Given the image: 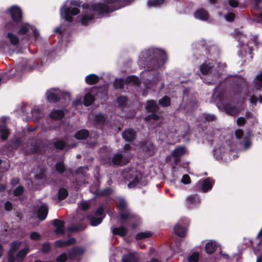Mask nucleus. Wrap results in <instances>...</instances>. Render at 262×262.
<instances>
[{
  "label": "nucleus",
  "instance_id": "f257e3e1",
  "mask_svg": "<svg viewBox=\"0 0 262 262\" xmlns=\"http://www.w3.org/2000/svg\"><path fill=\"white\" fill-rule=\"evenodd\" d=\"M134 0H103V3H93L88 0H68L69 6L63 5L60 9V16H100L106 15L117 10L129 5Z\"/></svg>",
  "mask_w": 262,
  "mask_h": 262
},
{
  "label": "nucleus",
  "instance_id": "f03ea898",
  "mask_svg": "<svg viewBox=\"0 0 262 262\" xmlns=\"http://www.w3.org/2000/svg\"><path fill=\"white\" fill-rule=\"evenodd\" d=\"M249 38L244 35H242L239 38V42L240 46V54L242 56H246L247 54H251L252 51V47L250 45L254 43L255 46L257 45V36H251Z\"/></svg>",
  "mask_w": 262,
  "mask_h": 262
},
{
  "label": "nucleus",
  "instance_id": "7ed1b4c3",
  "mask_svg": "<svg viewBox=\"0 0 262 262\" xmlns=\"http://www.w3.org/2000/svg\"><path fill=\"white\" fill-rule=\"evenodd\" d=\"M116 205L119 210L122 211L123 210H125L124 212L120 213V220L122 222L125 223L127 221H130L135 217V215L127 209L126 203L123 199H118L116 202Z\"/></svg>",
  "mask_w": 262,
  "mask_h": 262
},
{
  "label": "nucleus",
  "instance_id": "20e7f679",
  "mask_svg": "<svg viewBox=\"0 0 262 262\" xmlns=\"http://www.w3.org/2000/svg\"><path fill=\"white\" fill-rule=\"evenodd\" d=\"M130 158L131 156H128V155L126 156L125 154H118L113 157L112 162L114 165L123 166L129 162Z\"/></svg>",
  "mask_w": 262,
  "mask_h": 262
},
{
  "label": "nucleus",
  "instance_id": "39448f33",
  "mask_svg": "<svg viewBox=\"0 0 262 262\" xmlns=\"http://www.w3.org/2000/svg\"><path fill=\"white\" fill-rule=\"evenodd\" d=\"M213 184L214 181L210 178H207L200 180L197 184V186L203 192H206L212 188Z\"/></svg>",
  "mask_w": 262,
  "mask_h": 262
},
{
  "label": "nucleus",
  "instance_id": "423d86ee",
  "mask_svg": "<svg viewBox=\"0 0 262 262\" xmlns=\"http://www.w3.org/2000/svg\"><path fill=\"white\" fill-rule=\"evenodd\" d=\"M104 210L102 207H100L95 212L96 217H93L90 220V223L92 226H95L100 224L104 217Z\"/></svg>",
  "mask_w": 262,
  "mask_h": 262
},
{
  "label": "nucleus",
  "instance_id": "0eeeda50",
  "mask_svg": "<svg viewBox=\"0 0 262 262\" xmlns=\"http://www.w3.org/2000/svg\"><path fill=\"white\" fill-rule=\"evenodd\" d=\"M5 14H9L10 16H23V10L19 6L12 5L6 10Z\"/></svg>",
  "mask_w": 262,
  "mask_h": 262
},
{
  "label": "nucleus",
  "instance_id": "6e6552de",
  "mask_svg": "<svg viewBox=\"0 0 262 262\" xmlns=\"http://www.w3.org/2000/svg\"><path fill=\"white\" fill-rule=\"evenodd\" d=\"M27 32L32 33L35 36H37L38 34L36 28L28 24H25L21 26L18 34H24Z\"/></svg>",
  "mask_w": 262,
  "mask_h": 262
},
{
  "label": "nucleus",
  "instance_id": "1a4fd4ad",
  "mask_svg": "<svg viewBox=\"0 0 262 262\" xmlns=\"http://www.w3.org/2000/svg\"><path fill=\"white\" fill-rule=\"evenodd\" d=\"M54 225L56 227L55 232L56 234L61 235L64 233V223L63 221L55 220L54 221Z\"/></svg>",
  "mask_w": 262,
  "mask_h": 262
},
{
  "label": "nucleus",
  "instance_id": "9d476101",
  "mask_svg": "<svg viewBox=\"0 0 262 262\" xmlns=\"http://www.w3.org/2000/svg\"><path fill=\"white\" fill-rule=\"evenodd\" d=\"M187 149L184 146H179L173 150L171 153V156L174 157L177 162L179 160L177 158L179 157L183 156L186 153Z\"/></svg>",
  "mask_w": 262,
  "mask_h": 262
},
{
  "label": "nucleus",
  "instance_id": "9b49d317",
  "mask_svg": "<svg viewBox=\"0 0 262 262\" xmlns=\"http://www.w3.org/2000/svg\"><path fill=\"white\" fill-rule=\"evenodd\" d=\"M20 244L19 242H13L11 244V248L8 254V262H14L15 252L19 247Z\"/></svg>",
  "mask_w": 262,
  "mask_h": 262
},
{
  "label": "nucleus",
  "instance_id": "f8f14e48",
  "mask_svg": "<svg viewBox=\"0 0 262 262\" xmlns=\"http://www.w3.org/2000/svg\"><path fill=\"white\" fill-rule=\"evenodd\" d=\"M122 262H139L138 256L136 253H129L122 257Z\"/></svg>",
  "mask_w": 262,
  "mask_h": 262
},
{
  "label": "nucleus",
  "instance_id": "ddd939ff",
  "mask_svg": "<svg viewBox=\"0 0 262 262\" xmlns=\"http://www.w3.org/2000/svg\"><path fill=\"white\" fill-rule=\"evenodd\" d=\"M75 239L74 238H71L67 241H63L62 240H58L55 242V246L56 247H62L68 245H70L74 244Z\"/></svg>",
  "mask_w": 262,
  "mask_h": 262
},
{
  "label": "nucleus",
  "instance_id": "4468645a",
  "mask_svg": "<svg viewBox=\"0 0 262 262\" xmlns=\"http://www.w3.org/2000/svg\"><path fill=\"white\" fill-rule=\"evenodd\" d=\"M123 137L125 140L130 141L134 139L135 132L131 129H126L123 133Z\"/></svg>",
  "mask_w": 262,
  "mask_h": 262
},
{
  "label": "nucleus",
  "instance_id": "2eb2a0df",
  "mask_svg": "<svg viewBox=\"0 0 262 262\" xmlns=\"http://www.w3.org/2000/svg\"><path fill=\"white\" fill-rule=\"evenodd\" d=\"M48 212V210L47 207L46 205L41 206L39 208L38 212V218L41 221L45 220L47 217Z\"/></svg>",
  "mask_w": 262,
  "mask_h": 262
},
{
  "label": "nucleus",
  "instance_id": "dca6fc26",
  "mask_svg": "<svg viewBox=\"0 0 262 262\" xmlns=\"http://www.w3.org/2000/svg\"><path fill=\"white\" fill-rule=\"evenodd\" d=\"M173 230L177 235L181 237L184 236L186 232V229L179 224L174 226Z\"/></svg>",
  "mask_w": 262,
  "mask_h": 262
},
{
  "label": "nucleus",
  "instance_id": "f3484780",
  "mask_svg": "<svg viewBox=\"0 0 262 262\" xmlns=\"http://www.w3.org/2000/svg\"><path fill=\"white\" fill-rule=\"evenodd\" d=\"M99 80V77L95 74H90L85 77V82L90 85L96 83Z\"/></svg>",
  "mask_w": 262,
  "mask_h": 262
},
{
  "label": "nucleus",
  "instance_id": "a211bd4d",
  "mask_svg": "<svg viewBox=\"0 0 262 262\" xmlns=\"http://www.w3.org/2000/svg\"><path fill=\"white\" fill-rule=\"evenodd\" d=\"M53 91H56V90L51 89L47 92V98L48 100L50 102H56L59 98L57 94H54V93L52 92Z\"/></svg>",
  "mask_w": 262,
  "mask_h": 262
},
{
  "label": "nucleus",
  "instance_id": "6ab92c4d",
  "mask_svg": "<svg viewBox=\"0 0 262 262\" xmlns=\"http://www.w3.org/2000/svg\"><path fill=\"white\" fill-rule=\"evenodd\" d=\"M200 203V199L197 195L189 196L187 198V203L188 206L198 204Z\"/></svg>",
  "mask_w": 262,
  "mask_h": 262
},
{
  "label": "nucleus",
  "instance_id": "aec40b11",
  "mask_svg": "<svg viewBox=\"0 0 262 262\" xmlns=\"http://www.w3.org/2000/svg\"><path fill=\"white\" fill-rule=\"evenodd\" d=\"M28 249L25 248L19 251L16 256V259L17 262H21L27 253L28 252Z\"/></svg>",
  "mask_w": 262,
  "mask_h": 262
},
{
  "label": "nucleus",
  "instance_id": "412c9836",
  "mask_svg": "<svg viewBox=\"0 0 262 262\" xmlns=\"http://www.w3.org/2000/svg\"><path fill=\"white\" fill-rule=\"evenodd\" d=\"M216 245L214 242L207 243L205 245V250L207 253H212L216 249Z\"/></svg>",
  "mask_w": 262,
  "mask_h": 262
},
{
  "label": "nucleus",
  "instance_id": "4be33fe9",
  "mask_svg": "<svg viewBox=\"0 0 262 262\" xmlns=\"http://www.w3.org/2000/svg\"><path fill=\"white\" fill-rule=\"evenodd\" d=\"M88 135L89 132L87 130L81 129L75 134V137L78 140H82L85 139Z\"/></svg>",
  "mask_w": 262,
  "mask_h": 262
},
{
  "label": "nucleus",
  "instance_id": "5701e85b",
  "mask_svg": "<svg viewBox=\"0 0 262 262\" xmlns=\"http://www.w3.org/2000/svg\"><path fill=\"white\" fill-rule=\"evenodd\" d=\"M157 104L155 101L150 100L147 102L146 110L148 112H153L156 111Z\"/></svg>",
  "mask_w": 262,
  "mask_h": 262
},
{
  "label": "nucleus",
  "instance_id": "b1692460",
  "mask_svg": "<svg viewBox=\"0 0 262 262\" xmlns=\"http://www.w3.org/2000/svg\"><path fill=\"white\" fill-rule=\"evenodd\" d=\"M112 232L114 234L119 235L121 236H124L126 234V229L123 227L114 228L112 230Z\"/></svg>",
  "mask_w": 262,
  "mask_h": 262
},
{
  "label": "nucleus",
  "instance_id": "393cba45",
  "mask_svg": "<svg viewBox=\"0 0 262 262\" xmlns=\"http://www.w3.org/2000/svg\"><path fill=\"white\" fill-rule=\"evenodd\" d=\"M84 252L82 248L75 247L73 248L69 252V256L71 257H74L82 254Z\"/></svg>",
  "mask_w": 262,
  "mask_h": 262
},
{
  "label": "nucleus",
  "instance_id": "a878e982",
  "mask_svg": "<svg viewBox=\"0 0 262 262\" xmlns=\"http://www.w3.org/2000/svg\"><path fill=\"white\" fill-rule=\"evenodd\" d=\"M9 135V130L5 125H0V135L3 140H6Z\"/></svg>",
  "mask_w": 262,
  "mask_h": 262
},
{
  "label": "nucleus",
  "instance_id": "bb28decb",
  "mask_svg": "<svg viewBox=\"0 0 262 262\" xmlns=\"http://www.w3.org/2000/svg\"><path fill=\"white\" fill-rule=\"evenodd\" d=\"M94 100V97L91 94L88 93L84 97V104L85 106H89L93 103Z\"/></svg>",
  "mask_w": 262,
  "mask_h": 262
},
{
  "label": "nucleus",
  "instance_id": "cd10ccee",
  "mask_svg": "<svg viewBox=\"0 0 262 262\" xmlns=\"http://www.w3.org/2000/svg\"><path fill=\"white\" fill-rule=\"evenodd\" d=\"M63 115L64 113L62 111L56 110L53 111L51 113L50 117L54 119H60L63 116Z\"/></svg>",
  "mask_w": 262,
  "mask_h": 262
},
{
  "label": "nucleus",
  "instance_id": "c85d7f7f",
  "mask_svg": "<svg viewBox=\"0 0 262 262\" xmlns=\"http://www.w3.org/2000/svg\"><path fill=\"white\" fill-rule=\"evenodd\" d=\"M7 37L12 44L16 45L18 43L19 39L16 35H14L11 33H9L7 34Z\"/></svg>",
  "mask_w": 262,
  "mask_h": 262
},
{
  "label": "nucleus",
  "instance_id": "c756f323",
  "mask_svg": "<svg viewBox=\"0 0 262 262\" xmlns=\"http://www.w3.org/2000/svg\"><path fill=\"white\" fill-rule=\"evenodd\" d=\"M164 3V0H149L148 5L149 7H158L162 5Z\"/></svg>",
  "mask_w": 262,
  "mask_h": 262
},
{
  "label": "nucleus",
  "instance_id": "7c9ffc66",
  "mask_svg": "<svg viewBox=\"0 0 262 262\" xmlns=\"http://www.w3.org/2000/svg\"><path fill=\"white\" fill-rule=\"evenodd\" d=\"M208 12L204 9H198L194 13V16H209Z\"/></svg>",
  "mask_w": 262,
  "mask_h": 262
},
{
  "label": "nucleus",
  "instance_id": "2f4dec72",
  "mask_svg": "<svg viewBox=\"0 0 262 262\" xmlns=\"http://www.w3.org/2000/svg\"><path fill=\"white\" fill-rule=\"evenodd\" d=\"M255 86L258 90H260L262 88V74H260L256 76Z\"/></svg>",
  "mask_w": 262,
  "mask_h": 262
},
{
  "label": "nucleus",
  "instance_id": "473e14b6",
  "mask_svg": "<svg viewBox=\"0 0 262 262\" xmlns=\"http://www.w3.org/2000/svg\"><path fill=\"white\" fill-rule=\"evenodd\" d=\"M211 67L212 66L210 65V63H209L208 64L204 63L200 67V71L202 73L206 74L210 71Z\"/></svg>",
  "mask_w": 262,
  "mask_h": 262
},
{
  "label": "nucleus",
  "instance_id": "72a5a7b5",
  "mask_svg": "<svg viewBox=\"0 0 262 262\" xmlns=\"http://www.w3.org/2000/svg\"><path fill=\"white\" fill-rule=\"evenodd\" d=\"M159 103L162 106H167L170 105V99L168 97L165 96L159 100Z\"/></svg>",
  "mask_w": 262,
  "mask_h": 262
},
{
  "label": "nucleus",
  "instance_id": "f704fd0d",
  "mask_svg": "<svg viewBox=\"0 0 262 262\" xmlns=\"http://www.w3.org/2000/svg\"><path fill=\"white\" fill-rule=\"evenodd\" d=\"M68 195V191L64 188H60L58 191V199L59 200H63L65 199Z\"/></svg>",
  "mask_w": 262,
  "mask_h": 262
},
{
  "label": "nucleus",
  "instance_id": "c9c22d12",
  "mask_svg": "<svg viewBox=\"0 0 262 262\" xmlns=\"http://www.w3.org/2000/svg\"><path fill=\"white\" fill-rule=\"evenodd\" d=\"M151 236V233L148 232H141L138 233L136 235V239H141L143 238H145L147 237H149Z\"/></svg>",
  "mask_w": 262,
  "mask_h": 262
},
{
  "label": "nucleus",
  "instance_id": "e433bc0d",
  "mask_svg": "<svg viewBox=\"0 0 262 262\" xmlns=\"http://www.w3.org/2000/svg\"><path fill=\"white\" fill-rule=\"evenodd\" d=\"M226 112L230 115H235L238 113V111L234 107L228 106L226 108Z\"/></svg>",
  "mask_w": 262,
  "mask_h": 262
},
{
  "label": "nucleus",
  "instance_id": "4c0bfd02",
  "mask_svg": "<svg viewBox=\"0 0 262 262\" xmlns=\"http://www.w3.org/2000/svg\"><path fill=\"white\" fill-rule=\"evenodd\" d=\"M126 80L128 82L133 83L135 84H138L140 82L139 78L134 76H129L127 78Z\"/></svg>",
  "mask_w": 262,
  "mask_h": 262
},
{
  "label": "nucleus",
  "instance_id": "58836bf2",
  "mask_svg": "<svg viewBox=\"0 0 262 262\" xmlns=\"http://www.w3.org/2000/svg\"><path fill=\"white\" fill-rule=\"evenodd\" d=\"M198 258L199 253L197 252H194L188 257V259L190 262H195L198 260Z\"/></svg>",
  "mask_w": 262,
  "mask_h": 262
},
{
  "label": "nucleus",
  "instance_id": "ea45409f",
  "mask_svg": "<svg viewBox=\"0 0 262 262\" xmlns=\"http://www.w3.org/2000/svg\"><path fill=\"white\" fill-rule=\"evenodd\" d=\"M56 170L60 173H62L64 171V166L61 162H58L56 165Z\"/></svg>",
  "mask_w": 262,
  "mask_h": 262
},
{
  "label": "nucleus",
  "instance_id": "a19ab883",
  "mask_svg": "<svg viewBox=\"0 0 262 262\" xmlns=\"http://www.w3.org/2000/svg\"><path fill=\"white\" fill-rule=\"evenodd\" d=\"M123 81L122 79H116L114 82V86L116 89H121L123 86Z\"/></svg>",
  "mask_w": 262,
  "mask_h": 262
},
{
  "label": "nucleus",
  "instance_id": "79ce46f5",
  "mask_svg": "<svg viewBox=\"0 0 262 262\" xmlns=\"http://www.w3.org/2000/svg\"><path fill=\"white\" fill-rule=\"evenodd\" d=\"M67 259V255L66 253H61L56 259L57 262H64Z\"/></svg>",
  "mask_w": 262,
  "mask_h": 262
},
{
  "label": "nucleus",
  "instance_id": "37998d69",
  "mask_svg": "<svg viewBox=\"0 0 262 262\" xmlns=\"http://www.w3.org/2000/svg\"><path fill=\"white\" fill-rule=\"evenodd\" d=\"M89 207L88 203L86 202H81L78 204V208L82 210H86Z\"/></svg>",
  "mask_w": 262,
  "mask_h": 262
},
{
  "label": "nucleus",
  "instance_id": "c03bdc74",
  "mask_svg": "<svg viewBox=\"0 0 262 262\" xmlns=\"http://www.w3.org/2000/svg\"><path fill=\"white\" fill-rule=\"evenodd\" d=\"M54 145L56 148L61 149L64 147L65 143L62 141L58 140L55 142Z\"/></svg>",
  "mask_w": 262,
  "mask_h": 262
},
{
  "label": "nucleus",
  "instance_id": "a18cd8bd",
  "mask_svg": "<svg viewBox=\"0 0 262 262\" xmlns=\"http://www.w3.org/2000/svg\"><path fill=\"white\" fill-rule=\"evenodd\" d=\"M181 182L184 184H188L190 183V178L187 174H184L182 179Z\"/></svg>",
  "mask_w": 262,
  "mask_h": 262
},
{
  "label": "nucleus",
  "instance_id": "49530a36",
  "mask_svg": "<svg viewBox=\"0 0 262 262\" xmlns=\"http://www.w3.org/2000/svg\"><path fill=\"white\" fill-rule=\"evenodd\" d=\"M259 101L260 103H262V98L257 97L256 96H252L250 98V102L252 104H256V102Z\"/></svg>",
  "mask_w": 262,
  "mask_h": 262
},
{
  "label": "nucleus",
  "instance_id": "de8ad7c7",
  "mask_svg": "<svg viewBox=\"0 0 262 262\" xmlns=\"http://www.w3.org/2000/svg\"><path fill=\"white\" fill-rule=\"evenodd\" d=\"M159 119V116L155 114H152L145 117V120L147 121H149L150 120H158Z\"/></svg>",
  "mask_w": 262,
  "mask_h": 262
},
{
  "label": "nucleus",
  "instance_id": "09e8293b",
  "mask_svg": "<svg viewBox=\"0 0 262 262\" xmlns=\"http://www.w3.org/2000/svg\"><path fill=\"white\" fill-rule=\"evenodd\" d=\"M80 19L79 21H80L81 24L82 25H86L88 22L91 20L93 17H79Z\"/></svg>",
  "mask_w": 262,
  "mask_h": 262
},
{
  "label": "nucleus",
  "instance_id": "8fccbe9b",
  "mask_svg": "<svg viewBox=\"0 0 262 262\" xmlns=\"http://www.w3.org/2000/svg\"><path fill=\"white\" fill-rule=\"evenodd\" d=\"M30 236L32 240H38L40 238V235L36 232H32Z\"/></svg>",
  "mask_w": 262,
  "mask_h": 262
},
{
  "label": "nucleus",
  "instance_id": "3c124183",
  "mask_svg": "<svg viewBox=\"0 0 262 262\" xmlns=\"http://www.w3.org/2000/svg\"><path fill=\"white\" fill-rule=\"evenodd\" d=\"M51 249V246L49 243H45L43 244L42 247V251L43 253L48 252Z\"/></svg>",
  "mask_w": 262,
  "mask_h": 262
},
{
  "label": "nucleus",
  "instance_id": "603ef678",
  "mask_svg": "<svg viewBox=\"0 0 262 262\" xmlns=\"http://www.w3.org/2000/svg\"><path fill=\"white\" fill-rule=\"evenodd\" d=\"M139 183V178L138 177H136L134 179V180L132 182H130L128 184V187L130 188L134 187L135 186H136Z\"/></svg>",
  "mask_w": 262,
  "mask_h": 262
},
{
  "label": "nucleus",
  "instance_id": "864d4df0",
  "mask_svg": "<svg viewBox=\"0 0 262 262\" xmlns=\"http://www.w3.org/2000/svg\"><path fill=\"white\" fill-rule=\"evenodd\" d=\"M126 101L127 98L125 96H120L117 99L118 103L121 105H123L126 103Z\"/></svg>",
  "mask_w": 262,
  "mask_h": 262
},
{
  "label": "nucleus",
  "instance_id": "5fc2aeb1",
  "mask_svg": "<svg viewBox=\"0 0 262 262\" xmlns=\"http://www.w3.org/2000/svg\"><path fill=\"white\" fill-rule=\"evenodd\" d=\"M24 189L23 187L19 186L17 187L14 191V194L15 195H19L23 192Z\"/></svg>",
  "mask_w": 262,
  "mask_h": 262
},
{
  "label": "nucleus",
  "instance_id": "6e6d98bb",
  "mask_svg": "<svg viewBox=\"0 0 262 262\" xmlns=\"http://www.w3.org/2000/svg\"><path fill=\"white\" fill-rule=\"evenodd\" d=\"M62 21L64 25H69L73 21V17H63Z\"/></svg>",
  "mask_w": 262,
  "mask_h": 262
},
{
  "label": "nucleus",
  "instance_id": "4d7b16f0",
  "mask_svg": "<svg viewBox=\"0 0 262 262\" xmlns=\"http://www.w3.org/2000/svg\"><path fill=\"white\" fill-rule=\"evenodd\" d=\"M229 5L233 8H236L238 5V2L237 0H229Z\"/></svg>",
  "mask_w": 262,
  "mask_h": 262
},
{
  "label": "nucleus",
  "instance_id": "13d9d810",
  "mask_svg": "<svg viewBox=\"0 0 262 262\" xmlns=\"http://www.w3.org/2000/svg\"><path fill=\"white\" fill-rule=\"evenodd\" d=\"M235 134L236 138L239 139L242 137L243 132L241 129H237L235 131Z\"/></svg>",
  "mask_w": 262,
  "mask_h": 262
},
{
  "label": "nucleus",
  "instance_id": "bf43d9fd",
  "mask_svg": "<svg viewBox=\"0 0 262 262\" xmlns=\"http://www.w3.org/2000/svg\"><path fill=\"white\" fill-rule=\"evenodd\" d=\"M5 208L7 210H10L12 208V204L10 202L7 201L5 204Z\"/></svg>",
  "mask_w": 262,
  "mask_h": 262
},
{
  "label": "nucleus",
  "instance_id": "052dcab7",
  "mask_svg": "<svg viewBox=\"0 0 262 262\" xmlns=\"http://www.w3.org/2000/svg\"><path fill=\"white\" fill-rule=\"evenodd\" d=\"M245 119L243 117H240L237 120V123L238 125H241L245 123Z\"/></svg>",
  "mask_w": 262,
  "mask_h": 262
},
{
  "label": "nucleus",
  "instance_id": "680f3d73",
  "mask_svg": "<svg viewBox=\"0 0 262 262\" xmlns=\"http://www.w3.org/2000/svg\"><path fill=\"white\" fill-rule=\"evenodd\" d=\"M262 2V0H255L254 1V7L256 9H258L259 8V4Z\"/></svg>",
  "mask_w": 262,
  "mask_h": 262
},
{
  "label": "nucleus",
  "instance_id": "e2e57ef3",
  "mask_svg": "<svg viewBox=\"0 0 262 262\" xmlns=\"http://www.w3.org/2000/svg\"><path fill=\"white\" fill-rule=\"evenodd\" d=\"M250 145V142L248 140H246L244 142L245 148H248Z\"/></svg>",
  "mask_w": 262,
  "mask_h": 262
},
{
  "label": "nucleus",
  "instance_id": "0e129e2a",
  "mask_svg": "<svg viewBox=\"0 0 262 262\" xmlns=\"http://www.w3.org/2000/svg\"><path fill=\"white\" fill-rule=\"evenodd\" d=\"M166 57V54L164 51H161V58L163 60Z\"/></svg>",
  "mask_w": 262,
  "mask_h": 262
},
{
  "label": "nucleus",
  "instance_id": "69168bd1",
  "mask_svg": "<svg viewBox=\"0 0 262 262\" xmlns=\"http://www.w3.org/2000/svg\"><path fill=\"white\" fill-rule=\"evenodd\" d=\"M226 21L232 22L234 20V17H225Z\"/></svg>",
  "mask_w": 262,
  "mask_h": 262
},
{
  "label": "nucleus",
  "instance_id": "338daca9",
  "mask_svg": "<svg viewBox=\"0 0 262 262\" xmlns=\"http://www.w3.org/2000/svg\"><path fill=\"white\" fill-rule=\"evenodd\" d=\"M256 262H262V254L257 256Z\"/></svg>",
  "mask_w": 262,
  "mask_h": 262
},
{
  "label": "nucleus",
  "instance_id": "774afa93",
  "mask_svg": "<svg viewBox=\"0 0 262 262\" xmlns=\"http://www.w3.org/2000/svg\"><path fill=\"white\" fill-rule=\"evenodd\" d=\"M146 262H161L159 260L156 258H152L150 261Z\"/></svg>",
  "mask_w": 262,
  "mask_h": 262
}]
</instances>
